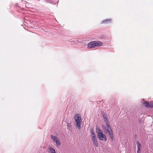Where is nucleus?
I'll return each mask as SVG.
<instances>
[{
    "label": "nucleus",
    "mask_w": 153,
    "mask_h": 153,
    "mask_svg": "<svg viewBox=\"0 0 153 153\" xmlns=\"http://www.w3.org/2000/svg\"><path fill=\"white\" fill-rule=\"evenodd\" d=\"M74 120H75V127L80 130L81 128V125L82 124V120L80 116L78 114H76L75 115Z\"/></svg>",
    "instance_id": "1"
},
{
    "label": "nucleus",
    "mask_w": 153,
    "mask_h": 153,
    "mask_svg": "<svg viewBox=\"0 0 153 153\" xmlns=\"http://www.w3.org/2000/svg\"><path fill=\"white\" fill-rule=\"evenodd\" d=\"M106 127H104L103 126V127L104 129L105 133L106 134L108 133V135L110 137L111 140V141H112L114 139L113 134L111 128L110 124L108 125H107Z\"/></svg>",
    "instance_id": "2"
},
{
    "label": "nucleus",
    "mask_w": 153,
    "mask_h": 153,
    "mask_svg": "<svg viewBox=\"0 0 153 153\" xmlns=\"http://www.w3.org/2000/svg\"><path fill=\"white\" fill-rule=\"evenodd\" d=\"M99 134H100L99 135H97L98 137L99 138V139L102 140L106 141L107 139L105 135L103 134L102 133Z\"/></svg>",
    "instance_id": "3"
},
{
    "label": "nucleus",
    "mask_w": 153,
    "mask_h": 153,
    "mask_svg": "<svg viewBox=\"0 0 153 153\" xmlns=\"http://www.w3.org/2000/svg\"><path fill=\"white\" fill-rule=\"evenodd\" d=\"M143 105H144L148 108H152L153 107V103H149V102H143Z\"/></svg>",
    "instance_id": "4"
},
{
    "label": "nucleus",
    "mask_w": 153,
    "mask_h": 153,
    "mask_svg": "<svg viewBox=\"0 0 153 153\" xmlns=\"http://www.w3.org/2000/svg\"><path fill=\"white\" fill-rule=\"evenodd\" d=\"M87 47L88 48H92L95 47L94 41L90 42L88 43Z\"/></svg>",
    "instance_id": "5"
},
{
    "label": "nucleus",
    "mask_w": 153,
    "mask_h": 153,
    "mask_svg": "<svg viewBox=\"0 0 153 153\" xmlns=\"http://www.w3.org/2000/svg\"><path fill=\"white\" fill-rule=\"evenodd\" d=\"M49 153H56L55 150L51 146H49L48 148Z\"/></svg>",
    "instance_id": "6"
},
{
    "label": "nucleus",
    "mask_w": 153,
    "mask_h": 153,
    "mask_svg": "<svg viewBox=\"0 0 153 153\" xmlns=\"http://www.w3.org/2000/svg\"><path fill=\"white\" fill-rule=\"evenodd\" d=\"M92 140L93 143L94 145L95 146L97 147L98 146V143L97 140L96 138V137H94L92 138Z\"/></svg>",
    "instance_id": "7"
},
{
    "label": "nucleus",
    "mask_w": 153,
    "mask_h": 153,
    "mask_svg": "<svg viewBox=\"0 0 153 153\" xmlns=\"http://www.w3.org/2000/svg\"><path fill=\"white\" fill-rule=\"evenodd\" d=\"M95 47L101 46L102 45V42L99 41H94Z\"/></svg>",
    "instance_id": "8"
},
{
    "label": "nucleus",
    "mask_w": 153,
    "mask_h": 153,
    "mask_svg": "<svg viewBox=\"0 0 153 153\" xmlns=\"http://www.w3.org/2000/svg\"><path fill=\"white\" fill-rule=\"evenodd\" d=\"M103 117L106 123V125H109V124L108 120L106 117V115L105 114L103 115Z\"/></svg>",
    "instance_id": "9"
},
{
    "label": "nucleus",
    "mask_w": 153,
    "mask_h": 153,
    "mask_svg": "<svg viewBox=\"0 0 153 153\" xmlns=\"http://www.w3.org/2000/svg\"><path fill=\"white\" fill-rule=\"evenodd\" d=\"M55 142L56 143V145L57 147H59L61 145L60 140L59 138L56 140Z\"/></svg>",
    "instance_id": "10"
},
{
    "label": "nucleus",
    "mask_w": 153,
    "mask_h": 153,
    "mask_svg": "<svg viewBox=\"0 0 153 153\" xmlns=\"http://www.w3.org/2000/svg\"><path fill=\"white\" fill-rule=\"evenodd\" d=\"M51 137L52 139L53 140V141L54 142H55L56 140H58L59 138L54 135H51Z\"/></svg>",
    "instance_id": "11"
},
{
    "label": "nucleus",
    "mask_w": 153,
    "mask_h": 153,
    "mask_svg": "<svg viewBox=\"0 0 153 153\" xmlns=\"http://www.w3.org/2000/svg\"><path fill=\"white\" fill-rule=\"evenodd\" d=\"M96 132L97 133V135H99V133H102V131L99 128H96Z\"/></svg>",
    "instance_id": "12"
},
{
    "label": "nucleus",
    "mask_w": 153,
    "mask_h": 153,
    "mask_svg": "<svg viewBox=\"0 0 153 153\" xmlns=\"http://www.w3.org/2000/svg\"><path fill=\"white\" fill-rule=\"evenodd\" d=\"M111 19H106L102 21V23H107L108 22H111Z\"/></svg>",
    "instance_id": "13"
},
{
    "label": "nucleus",
    "mask_w": 153,
    "mask_h": 153,
    "mask_svg": "<svg viewBox=\"0 0 153 153\" xmlns=\"http://www.w3.org/2000/svg\"><path fill=\"white\" fill-rule=\"evenodd\" d=\"M136 143L137 146V149H139L140 148V147L141 146L140 144L138 141H137Z\"/></svg>",
    "instance_id": "14"
},
{
    "label": "nucleus",
    "mask_w": 153,
    "mask_h": 153,
    "mask_svg": "<svg viewBox=\"0 0 153 153\" xmlns=\"http://www.w3.org/2000/svg\"><path fill=\"white\" fill-rule=\"evenodd\" d=\"M91 135H92V138L96 137V135L95 134H94V132L93 131H91Z\"/></svg>",
    "instance_id": "15"
},
{
    "label": "nucleus",
    "mask_w": 153,
    "mask_h": 153,
    "mask_svg": "<svg viewBox=\"0 0 153 153\" xmlns=\"http://www.w3.org/2000/svg\"><path fill=\"white\" fill-rule=\"evenodd\" d=\"M67 126L68 127L71 128V123H68L67 124Z\"/></svg>",
    "instance_id": "16"
},
{
    "label": "nucleus",
    "mask_w": 153,
    "mask_h": 153,
    "mask_svg": "<svg viewBox=\"0 0 153 153\" xmlns=\"http://www.w3.org/2000/svg\"><path fill=\"white\" fill-rule=\"evenodd\" d=\"M140 148L139 149H137V153H138L140 151Z\"/></svg>",
    "instance_id": "17"
}]
</instances>
